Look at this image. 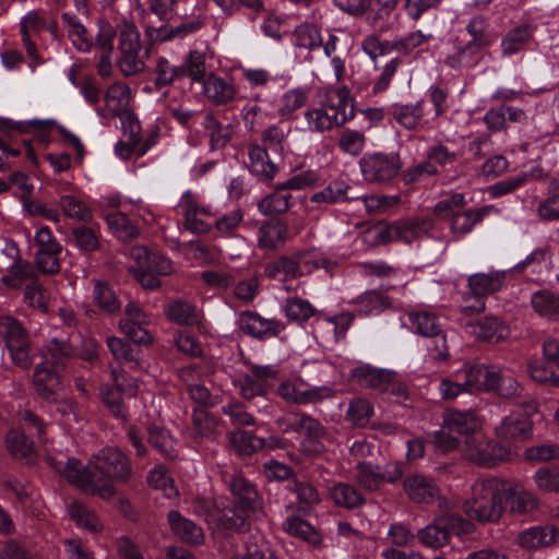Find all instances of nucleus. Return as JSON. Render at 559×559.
<instances>
[{
  "label": "nucleus",
  "instance_id": "ea45409f",
  "mask_svg": "<svg viewBox=\"0 0 559 559\" xmlns=\"http://www.w3.org/2000/svg\"><path fill=\"white\" fill-rule=\"evenodd\" d=\"M354 317H318L317 332L323 338L338 341L345 335Z\"/></svg>",
  "mask_w": 559,
  "mask_h": 559
},
{
  "label": "nucleus",
  "instance_id": "72a5a7b5",
  "mask_svg": "<svg viewBox=\"0 0 559 559\" xmlns=\"http://www.w3.org/2000/svg\"><path fill=\"white\" fill-rule=\"evenodd\" d=\"M115 376V384H103L100 386V396L105 405L110 409L114 416L122 420L128 419L127 407L123 404L122 393L124 391L123 384L118 381Z\"/></svg>",
  "mask_w": 559,
  "mask_h": 559
},
{
  "label": "nucleus",
  "instance_id": "0e129e2a",
  "mask_svg": "<svg viewBox=\"0 0 559 559\" xmlns=\"http://www.w3.org/2000/svg\"><path fill=\"white\" fill-rule=\"evenodd\" d=\"M5 319L4 338L7 347L24 346L29 344V338L24 326L15 319V317H3Z\"/></svg>",
  "mask_w": 559,
  "mask_h": 559
},
{
  "label": "nucleus",
  "instance_id": "a878e982",
  "mask_svg": "<svg viewBox=\"0 0 559 559\" xmlns=\"http://www.w3.org/2000/svg\"><path fill=\"white\" fill-rule=\"evenodd\" d=\"M479 427V418L472 411L462 412L457 409H451L444 418V428H447L450 432H456L460 436H464V444L467 438L479 440L478 436H474Z\"/></svg>",
  "mask_w": 559,
  "mask_h": 559
},
{
  "label": "nucleus",
  "instance_id": "7c9ffc66",
  "mask_svg": "<svg viewBox=\"0 0 559 559\" xmlns=\"http://www.w3.org/2000/svg\"><path fill=\"white\" fill-rule=\"evenodd\" d=\"M61 21L73 46L80 51H90L94 45L93 36L82 21L70 12L61 13Z\"/></svg>",
  "mask_w": 559,
  "mask_h": 559
},
{
  "label": "nucleus",
  "instance_id": "4d7b16f0",
  "mask_svg": "<svg viewBox=\"0 0 559 559\" xmlns=\"http://www.w3.org/2000/svg\"><path fill=\"white\" fill-rule=\"evenodd\" d=\"M438 168L430 162L424 160L400 171L401 180L405 186H413L424 181L428 177L438 175Z\"/></svg>",
  "mask_w": 559,
  "mask_h": 559
},
{
  "label": "nucleus",
  "instance_id": "c85d7f7f",
  "mask_svg": "<svg viewBox=\"0 0 559 559\" xmlns=\"http://www.w3.org/2000/svg\"><path fill=\"white\" fill-rule=\"evenodd\" d=\"M249 170L260 181L272 180L276 173L277 166L270 159L266 147L259 144H251L248 148Z\"/></svg>",
  "mask_w": 559,
  "mask_h": 559
},
{
  "label": "nucleus",
  "instance_id": "0eeeda50",
  "mask_svg": "<svg viewBox=\"0 0 559 559\" xmlns=\"http://www.w3.org/2000/svg\"><path fill=\"white\" fill-rule=\"evenodd\" d=\"M538 413V403L535 400H525L522 407H518L496 427V436L506 441L522 442L533 435L532 417Z\"/></svg>",
  "mask_w": 559,
  "mask_h": 559
},
{
  "label": "nucleus",
  "instance_id": "39448f33",
  "mask_svg": "<svg viewBox=\"0 0 559 559\" xmlns=\"http://www.w3.org/2000/svg\"><path fill=\"white\" fill-rule=\"evenodd\" d=\"M131 257L136 262L132 269L134 278L145 289L160 287V276H168L174 272L171 261L157 251H150L145 247L138 246L131 249Z\"/></svg>",
  "mask_w": 559,
  "mask_h": 559
},
{
  "label": "nucleus",
  "instance_id": "a18cd8bd",
  "mask_svg": "<svg viewBox=\"0 0 559 559\" xmlns=\"http://www.w3.org/2000/svg\"><path fill=\"white\" fill-rule=\"evenodd\" d=\"M106 221L110 230L121 241H131L139 235L136 225H134L122 212L107 214Z\"/></svg>",
  "mask_w": 559,
  "mask_h": 559
},
{
  "label": "nucleus",
  "instance_id": "b1692460",
  "mask_svg": "<svg viewBox=\"0 0 559 559\" xmlns=\"http://www.w3.org/2000/svg\"><path fill=\"white\" fill-rule=\"evenodd\" d=\"M506 506L513 515H531L539 510L540 501L534 493L518 489L506 480Z\"/></svg>",
  "mask_w": 559,
  "mask_h": 559
},
{
  "label": "nucleus",
  "instance_id": "8fccbe9b",
  "mask_svg": "<svg viewBox=\"0 0 559 559\" xmlns=\"http://www.w3.org/2000/svg\"><path fill=\"white\" fill-rule=\"evenodd\" d=\"M289 489L297 495L299 503L304 504L299 506L297 510L306 515L309 514L313 504H318L321 501L317 488L309 481L294 478Z\"/></svg>",
  "mask_w": 559,
  "mask_h": 559
},
{
  "label": "nucleus",
  "instance_id": "13d9d810",
  "mask_svg": "<svg viewBox=\"0 0 559 559\" xmlns=\"http://www.w3.org/2000/svg\"><path fill=\"white\" fill-rule=\"evenodd\" d=\"M230 442L242 455H251L264 445L263 439L241 429L230 433Z\"/></svg>",
  "mask_w": 559,
  "mask_h": 559
},
{
  "label": "nucleus",
  "instance_id": "c9c22d12",
  "mask_svg": "<svg viewBox=\"0 0 559 559\" xmlns=\"http://www.w3.org/2000/svg\"><path fill=\"white\" fill-rule=\"evenodd\" d=\"M400 0H370L369 23L379 31L389 29V20L395 12Z\"/></svg>",
  "mask_w": 559,
  "mask_h": 559
},
{
  "label": "nucleus",
  "instance_id": "aec40b11",
  "mask_svg": "<svg viewBox=\"0 0 559 559\" xmlns=\"http://www.w3.org/2000/svg\"><path fill=\"white\" fill-rule=\"evenodd\" d=\"M469 333L478 340L498 343L510 334L509 326L506 325L500 317H477L467 323Z\"/></svg>",
  "mask_w": 559,
  "mask_h": 559
},
{
  "label": "nucleus",
  "instance_id": "de8ad7c7",
  "mask_svg": "<svg viewBox=\"0 0 559 559\" xmlns=\"http://www.w3.org/2000/svg\"><path fill=\"white\" fill-rule=\"evenodd\" d=\"M148 443L169 461H174L178 456L174 439L164 428L155 425L150 426Z\"/></svg>",
  "mask_w": 559,
  "mask_h": 559
},
{
  "label": "nucleus",
  "instance_id": "bb28decb",
  "mask_svg": "<svg viewBox=\"0 0 559 559\" xmlns=\"http://www.w3.org/2000/svg\"><path fill=\"white\" fill-rule=\"evenodd\" d=\"M404 489L408 497L417 503H431L440 496L439 487L426 476L414 475L404 480Z\"/></svg>",
  "mask_w": 559,
  "mask_h": 559
},
{
  "label": "nucleus",
  "instance_id": "774afa93",
  "mask_svg": "<svg viewBox=\"0 0 559 559\" xmlns=\"http://www.w3.org/2000/svg\"><path fill=\"white\" fill-rule=\"evenodd\" d=\"M536 486L544 492H559V467L539 468L534 475Z\"/></svg>",
  "mask_w": 559,
  "mask_h": 559
},
{
  "label": "nucleus",
  "instance_id": "a19ab883",
  "mask_svg": "<svg viewBox=\"0 0 559 559\" xmlns=\"http://www.w3.org/2000/svg\"><path fill=\"white\" fill-rule=\"evenodd\" d=\"M481 51L483 49L467 41L447 56L445 64L453 69L475 66L481 58Z\"/></svg>",
  "mask_w": 559,
  "mask_h": 559
},
{
  "label": "nucleus",
  "instance_id": "5fc2aeb1",
  "mask_svg": "<svg viewBox=\"0 0 559 559\" xmlns=\"http://www.w3.org/2000/svg\"><path fill=\"white\" fill-rule=\"evenodd\" d=\"M93 298L98 309L109 314L115 313L121 307L120 300L107 283L97 282L95 284Z\"/></svg>",
  "mask_w": 559,
  "mask_h": 559
},
{
  "label": "nucleus",
  "instance_id": "dca6fc26",
  "mask_svg": "<svg viewBox=\"0 0 559 559\" xmlns=\"http://www.w3.org/2000/svg\"><path fill=\"white\" fill-rule=\"evenodd\" d=\"M288 239V226L278 217H271L258 228V247L262 250L276 251L283 248Z\"/></svg>",
  "mask_w": 559,
  "mask_h": 559
},
{
  "label": "nucleus",
  "instance_id": "58836bf2",
  "mask_svg": "<svg viewBox=\"0 0 559 559\" xmlns=\"http://www.w3.org/2000/svg\"><path fill=\"white\" fill-rule=\"evenodd\" d=\"M206 56L199 50H191L179 66L181 80L189 78L192 82L202 83L206 78Z\"/></svg>",
  "mask_w": 559,
  "mask_h": 559
},
{
  "label": "nucleus",
  "instance_id": "e2e57ef3",
  "mask_svg": "<svg viewBox=\"0 0 559 559\" xmlns=\"http://www.w3.org/2000/svg\"><path fill=\"white\" fill-rule=\"evenodd\" d=\"M69 513L71 519L80 527L90 532H97L100 527V523L96 514L82 503L73 502L70 506Z\"/></svg>",
  "mask_w": 559,
  "mask_h": 559
},
{
  "label": "nucleus",
  "instance_id": "9b49d317",
  "mask_svg": "<svg viewBox=\"0 0 559 559\" xmlns=\"http://www.w3.org/2000/svg\"><path fill=\"white\" fill-rule=\"evenodd\" d=\"M310 263L305 260L304 251L281 254L263 264V275L272 281L286 283L309 275Z\"/></svg>",
  "mask_w": 559,
  "mask_h": 559
},
{
  "label": "nucleus",
  "instance_id": "603ef678",
  "mask_svg": "<svg viewBox=\"0 0 559 559\" xmlns=\"http://www.w3.org/2000/svg\"><path fill=\"white\" fill-rule=\"evenodd\" d=\"M466 31L471 36L468 43L483 50L489 47L493 41V37L489 31V23L483 16L473 17L467 24Z\"/></svg>",
  "mask_w": 559,
  "mask_h": 559
},
{
  "label": "nucleus",
  "instance_id": "052dcab7",
  "mask_svg": "<svg viewBox=\"0 0 559 559\" xmlns=\"http://www.w3.org/2000/svg\"><path fill=\"white\" fill-rule=\"evenodd\" d=\"M283 528L290 535L299 537L311 544H317L320 540V536L314 527L298 516L288 518L283 523Z\"/></svg>",
  "mask_w": 559,
  "mask_h": 559
},
{
  "label": "nucleus",
  "instance_id": "9d476101",
  "mask_svg": "<svg viewBox=\"0 0 559 559\" xmlns=\"http://www.w3.org/2000/svg\"><path fill=\"white\" fill-rule=\"evenodd\" d=\"M118 49L121 53L118 64L126 76L144 71L145 63L139 56L141 50L140 33L134 24L124 23L119 27Z\"/></svg>",
  "mask_w": 559,
  "mask_h": 559
},
{
  "label": "nucleus",
  "instance_id": "680f3d73",
  "mask_svg": "<svg viewBox=\"0 0 559 559\" xmlns=\"http://www.w3.org/2000/svg\"><path fill=\"white\" fill-rule=\"evenodd\" d=\"M531 302L538 314H559V294L544 289L533 294Z\"/></svg>",
  "mask_w": 559,
  "mask_h": 559
},
{
  "label": "nucleus",
  "instance_id": "79ce46f5",
  "mask_svg": "<svg viewBox=\"0 0 559 559\" xmlns=\"http://www.w3.org/2000/svg\"><path fill=\"white\" fill-rule=\"evenodd\" d=\"M86 471L87 464L81 467V462L78 459L69 457L63 464L61 476L93 495V476H90Z\"/></svg>",
  "mask_w": 559,
  "mask_h": 559
},
{
  "label": "nucleus",
  "instance_id": "3c124183",
  "mask_svg": "<svg viewBox=\"0 0 559 559\" xmlns=\"http://www.w3.org/2000/svg\"><path fill=\"white\" fill-rule=\"evenodd\" d=\"M284 191L285 190H278L277 185L276 190L273 193L264 197L259 201V211L264 215L286 213L289 209V200L292 194Z\"/></svg>",
  "mask_w": 559,
  "mask_h": 559
},
{
  "label": "nucleus",
  "instance_id": "c756f323",
  "mask_svg": "<svg viewBox=\"0 0 559 559\" xmlns=\"http://www.w3.org/2000/svg\"><path fill=\"white\" fill-rule=\"evenodd\" d=\"M389 115L406 130H416L423 124L424 100L415 104H394L389 108Z\"/></svg>",
  "mask_w": 559,
  "mask_h": 559
},
{
  "label": "nucleus",
  "instance_id": "2eb2a0df",
  "mask_svg": "<svg viewBox=\"0 0 559 559\" xmlns=\"http://www.w3.org/2000/svg\"><path fill=\"white\" fill-rule=\"evenodd\" d=\"M409 324H406L416 334L436 340L433 355L435 359L443 360L449 357L445 345V335L441 325L437 321V317H409Z\"/></svg>",
  "mask_w": 559,
  "mask_h": 559
},
{
  "label": "nucleus",
  "instance_id": "ddd939ff",
  "mask_svg": "<svg viewBox=\"0 0 559 559\" xmlns=\"http://www.w3.org/2000/svg\"><path fill=\"white\" fill-rule=\"evenodd\" d=\"M204 26V20L201 16L182 20L178 24L164 23L160 26L146 25L145 35L150 41H169L174 39H183L198 33Z\"/></svg>",
  "mask_w": 559,
  "mask_h": 559
},
{
  "label": "nucleus",
  "instance_id": "f704fd0d",
  "mask_svg": "<svg viewBox=\"0 0 559 559\" xmlns=\"http://www.w3.org/2000/svg\"><path fill=\"white\" fill-rule=\"evenodd\" d=\"M535 28L532 25H521L510 29L501 40L503 56L514 55L524 49L533 38Z\"/></svg>",
  "mask_w": 559,
  "mask_h": 559
},
{
  "label": "nucleus",
  "instance_id": "69168bd1",
  "mask_svg": "<svg viewBox=\"0 0 559 559\" xmlns=\"http://www.w3.org/2000/svg\"><path fill=\"white\" fill-rule=\"evenodd\" d=\"M372 414L373 408L367 400L356 399L349 403L346 419L354 426L365 427Z\"/></svg>",
  "mask_w": 559,
  "mask_h": 559
},
{
  "label": "nucleus",
  "instance_id": "393cba45",
  "mask_svg": "<svg viewBox=\"0 0 559 559\" xmlns=\"http://www.w3.org/2000/svg\"><path fill=\"white\" fill-rule=\"evenodd\" d=\"M391 377L392 371L388 369H379L370 365H362L352 369L349 379L361 388L372 389L380 393H384L385 385L390 382Z\"/></svg>",
  "mask_w": 559,
  "mask_h": 559
},
{
  "label": "nucleus",
  "instance_id": "423d86ee",
  "mask_svg": "<svg viewBox=\"0 0 559 559\" xmlns=\"http://www.w3.org/2000/svg\"><path fill=\"white\" fill-rule=\"evenodd\" d=\"M474 524L457 514H444L418 531L417 537L427 547L440 548L450 543L452 535L460 536L473 531Z\"/></svg>",
  "mask_w": 559,
  "mask_h": 559
},
{
  "label": "nucleus",
  "instance_id": "2f4dec72",
  "mask_svg": "<svg viewBox=\"0 0 559 559\" xmlns=\"http://www.w3.org/2000/svg\"><path fill=\"white\" fill-rule=\"evenodd\" d=\"M5 444L9 452L16 460L31 463L34 459V442L23 429L12 428L5 436Z\"/></svg>",
  "mask_w": 559,
  "mask_h": 559
},
{
  "label": "nucleus",
  "instance_id": "20e7f679",
  "mask_svg": "<svg viewBox=\"0 0 559 559\" xmlns=\"http://www.w3.org/2000/svg\"><path fill=\"white\" fill-rule=\"evenodd\" d=\"M234 496L235 507L239 513L230 511L231 515L224 513L222 522L226 528L245 532L249 530L246 513L255 512L261 508L259 493L254 486L241 475H234L229 481Z\"/></svg>",
  "mask_w": 559,
  "mask_h": 559
},
{
  "label": "nucleus",
  "instance_id": "6ab92c4d",
  "mask_svg": "<svg viewBox=\"0 0 559 559\" xmlns=\"http://www.w3.org/2000/svg\"><path fill=\"white\" fill-rule=\"evenodd\" d=\"M500 371L495 367L484 365L471 366L464 365V368L456 373V378H464L465 384L469 388V392L475 391H493L495 385L498 383Z\"/></svg>",
  "mask_w": 559,
  "mask_h": 559
},
{
  "label": "nucleus",
  "instance_id": "7ed1b4c3",
  "mask_svg": "<svg viewBox=\"0 0 559 559\" xmlns=\"http://www.w3.org/2000/svg\"><path fill=\"white\" fill-rule=\"evenodd\" d=\"M465 205V194L452 192L433 206L432 213L439 219H449L451 233L456 237H462L471 233L476 224L495 210L493 205H486L461 211Z\"/></svg>",
  "mask_w": 559,
  "mask_h": 559
},
{
  "label": "nucleus",
  "instance_id": "6e6552de",
  "mask_svg": "<svg viewBox=\"0 0 559 559\" xmlns=\"http://www.w3.org/2000/svg\"><path fill=\"white\" fill-rule=\"evenodd\" d=\"M506 271H492L489 273L472 274L467 278L469 294L465 297L463 304L464 311L480 313L485 311V298L499 292L506 284Z\"/></svg>",
  "mask_w": 559,
  "mask_h": 559
},
{
  "label": "nucleus",
  "instance_id": "a211bd4d",
  "mask_svg": "<svg viewBox=\"0 0 559 559\" xmlns=\"http://www.w3.org/2000/svg\"><path fill=\"white\" fill-rule=\"evenodd\" d=\"M167 521L171 533L183 544L200 546L204 543L202 527L192 520L185 518L178 510L169 511Z\"/></svg>",
  "mask_w": 559,
  "mask_h": 559
},
{
  "label": "nucleus",
  "instance_id": "c03bdc74",
  "mask_svg": "<svg viewBox=\"0 0 559 559\" xmlns=\"http://www.w3.org/2000/svg\"><path fill=\"white\" fill-rule=\"evenodd\" d=\"M433 227V222L427 218L399 221V239L411 245L413 241L427 235Z\"/></svg>",
  "mask_w": 559,
  "mask_h": 559
},
{
  "label": "nucleus",
  "instance_id": "6e6d98bb",
  "mask_svg": "<svg viewBox=\"0 0 559 559\" xmlns=\"http://www.w3.org/2000/svg\"><path fill=\"white\" fill-rule=\"evenodd\" d=\"M119 329L134 345L150 346L153 344V336L150 332L140 322L133 320L132 317L121 319L119 321Z\"/></svg>",
  "mask_w": 559,
  "mask_h": 559
},
{
  "label": "nucleus",
  "instance_id": "4c0bfd02",
  "mask_svg": "<svg viewBox=\"0 0 559 559\" xmlns=\"http://www.w3.org/2000/svg\"><path fill=\"white\" fill-rule=\"evenodd\" d=\"M357 304L359 311L364 313L383 312V311H401L402 309L394 305L392 299L379 290H368L358 297Z\"/></svg>",
  "mask_w": 559,
  "mask_h": 559
},
{
  "label": "nucleus",
  "instance_id": "cd10ccee",
  "mask_svg": "<svg viewBox=\"0 0 559 559\" xmlns=\"http://www.w3.org/2000/svg\"><path fill=\"white\" fill-rule=\"evenodd\" d=\"M239 326L245 334L259 340L276 337L285 328L276 319L264 317H241Z\"/></svg>",
  "mask_w": 559,
  "mask_h": 559
},
{
  "label": "nucleus",
  "instance_id": "09e8293b",
  "mask_svg": "<svg viewBox=\"0 0 559 559\" xmlns=\"http://www.w3.org/2000/svg\"><path fill=\"white\" fill-rule=\"evenodd\" d=\"M58 204L67 217L83 223H90L93 219L92 210L83 201H81L74 195H62L59 199Z\"/></svg>",
  "mask_w": 559,
  "mask_h": 559
},
{
  "label": "nucleus",
  "instance_id": "473e14b6",
  "mask_svg": "<svg viewBox=\"0 0 559 559\" xmlns=\"http://www.w3.org/2000/svg\"><path fill=\"white\" fill-rule=\"evenodd\" d=\"M352 187L343 180L331 181L324 189L313 193L310 198L311 202L335 204L342 202H349L357 199L349 195Z\"/></svg>",
  "mask_w": 559,
  "mask_h": 559
},
{
  "label": "nucleus",
  "instance_id": "f257e3e1",
  "mask_svg": "<svg viewBox=\"0 0 559 559\" xmlns=\"http://www.w3.org/2000/svg\"><path fill=\"white\" fill-rule=\"evenodd\" d=\"M86 472L93 476V495L110 499L116 495L112 483H127L132 475V466L122 451L105 448L91 457Z\"/></svg>",
  "mask_w": 559,
  "mask_h": 559
},
{
  "label": "nucleus",
  "instance_id": "49530a36",
  "mask_svg": "<svg viewBox=\"0 0 559 559\" xmlns=\"http://www.w3.org/2000/svg\"><path fill=\"white\" fill-rule=\"evenodd\" d=\"M497 384L493 388L500 397L510 400L522 407V403L525 400H534L531 395L524 392V389L520 383L512 377L501 376L497 379Z\"/></svg>",
  "mask_w": 559,
  "mask_h": 559
},
{
  "label": "nucleus",
  "instance_id": "864d4df0",
  "mask_svg": "<svg viewBox=\"0 0 559 559\" xmlns=\"http://www.w3.org/2000/svg\"><path fill=\"white\" fill-rule=\"evenodd\" d=\"M294 45L299 48L312 50L323 45L319 28L311 23L297 26L293 33Z\"/></svg>",
  "mask_w": 559,
  "mask_h": 559
},
{
  "label": "nucleus",
  "instance_id": "338daca9",
  "mask_svg": "<svg viewBox=\"0 0 559 559\" xmlns=\"http://www.w3.org/2000/svg\"><path fill=\"white\" fill-rule=\"evenodd\" d=\"M305 117L309 128L316 132H323L336 126L337 118L334 112L330 114L322 107L306 111Z\"/></svg>",
  "mask_w": 559,
  "mask_h": 559
},
{
  "label": "nucleus",
  "instance_id": "f8f14e48",
  "mask_svg": "<svg viewBox=\"0 0 559 559\" xmlns=\"http://www.w3.org/2000/svg\"><path fill=\"white\" fill-rule=\"evenodd\" d=\"M34 240L38 246L35 261L39 270L46 274L58 273L60 271L59 255L62 246L52 237L50 228L47 226L39 228Z\"/></svg>",
  "mask_w": 559,
  "mask_h": 559
},
{
  "label": "nucleus",
  "instance_id": "f3484780",
  "mask_svg": "<svg viewBox=\"0 0 559 559\" xmlns=\"http://www.w3.org/2000/svg\"><path fill=\"white\" fill-rule=\"evenodd\" d=\"M33 385L38 396L50 403L57 402L58 393L62 389L59 371L45 364L37 365L33 373Z\"/></svg>",
  "mask_w": 559,
  "mask_h": 559
},
{
  "label": "nucleus",
  "instance_id": "4be33fe9",
  "mask_svg": "<svg viewBox=\"0 0 559 559\" xmlns=\"http://www.w3.org/2000/svg\"><path fill=\"white\" fill-rule=\"evenodd\" d=\"M202 84L204 96L216 106L228 105L236 98L237 91L233 82L214 73H210Z\"/></svg>",
  "mask_w": 559,
  "mask_h": 559
},
{
  "label": "nucleus",
  "instance_id": "412c9836",
  "mask_svg": "<svg viewBox=\"0 0 559 559\" xmlns=\"http://www.w3.org/2000/svg\"><path fill=\"white\" fill-rule=\"evenodd\" d=\"M559 530L554 525L532 526L520 532L515 543L523 549L532 550L548 547L557 542Z\"/></svg>",
  "mask_w": 559,
  "mask_h": 559
},
{
  "label": "nucleus",
  "instance_id": "e433bc0d",
  "mask_svg": "<svg viewBox=\"0 0 559 559\" xmlns=\"http://www.w3.org/2000/svg\"><path fill=\"white\" fill-rule=\"evenodd\" d=\"M74 355L75 350L69 341L52 338L44 355V364L59 371L66 368V362Z\"/></svg>",
  "mask_w": 559,
  "mask_h": 559
},
{
  "label": "nucleus",
  "instance_id": "bf43d9fd",
  "mask_svg": "<svg viewBox=\"0 0 559 559\" xmlns=\"http://www.w3.org/2000/svg\"><path fill=\"white\" fill-rule=\"evenodd\" d=\"M154 86L156 90L171 85L175 81L181 80L179 66H171L168 59L159 57L155 66Z\"/></svg>",
  "mask_w": 559,
  "mask_h": 559
},
{
  "label": "nucleus",
  "instance_id": "5701e85b",
  "mask_svg": "<svg viewBox=\"0 0 559 559\" xmlns=\"http://www.w3.org/2000/svg\"><path fill=\"white\" fill-rule=\"evenodd\" d=\"M402 477V471L395 466L392 472H381L379 466H373L367 462L357 464V480L365 489L373 491L379 489L384 481L394 483Z\"/></svg>",
  "mask_w": 559,
  "mask_h": 559
},
{
  "label": "nucleus",
  "instance_id": "4468645a",
  "mask_svg": "<svg viewBox=\"0 0 559 559\" xmlns=\"http://www.w3.org/2000/svg\"><path fill=\"white\" fill-rule=\"evenodd\" d=\"M465 448L466 455L472 462L487 467L510 457V451L503 445L490 444L478 439L467 438Z\"/></svg>",
  "mask_w": 559,
  "mask_h": 559
},
{
  "label": "nucleus",
  "instance_id": "1a4fd4ad",
  "mask_svg": "<svg viewBox=\"0 0 559 559\" xmlns=\"http://www.w3.org/2000/svg\"><path fill=\"white\" fill-rule=\"evenodd\" d=\"M359 166L367 182L383 185L400 174L402 159L399 153H369L360 158Z\"/></svg>",
  "mask_w": 559,
  "mask_h": 559
},
{
  "label": "nucleus",
  "instance_id": "f03ea898",
  "mask_svg": "<svg viewBox=\"0 0 559 559\" xmlns=\"http://www.w3.org/2000/svg\"><path fill=\"white\" fill-rule=\"evenodd\" d=\"M466 515L480 524L498 523L506 511V480L490 477L476 481L463 503Z\"/></svg>",
  "mask_w": 559,
  "mask_h": 559
},
{
  "label": "nucleus",
  "instance_id": "37998d69",
  "mask_svg": "<svg viewBox=\"0 0 559 559\" xmlns=\"http://www.w3.org/2000/svg\"><path fill=\"white\" fill-rule=\"evenodd\" d=\"M332 500L338 507L345 509H356L365 503L364 496L352 485L338 483L330 490Z\"/></svg>",
  "mask_w": 559,
  "mask_h": 559
}]
</instances>
